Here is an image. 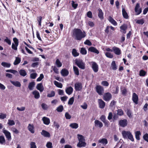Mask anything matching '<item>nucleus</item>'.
Instances as JSON below:
<instances>
[{
    "label": "nucleus",
    "mask_w": 148,
    "mask_h": 148,
    "mask_svg": "<svg viewBox=\"0 0 148 148\" xmlns=\"http://www.w3.org/2000/svg\"><path fill=\"white\" fill-rule=\"evenodd\" d=\"M86 36V32L84 31L82 32L80 29L75 28L73 31V36L76 40L81 41Z\"/></svg>",
    "instance_id": "1"
},
{
    "label": "nucleus",
    "mask_w": 148,
    "mask_h": 148,
    "mask_svg": "<svg viewBox=\"0 0 148 148\" xmlns=\"http://www.w3.org/2000/svg\"><path fill=\"white\" fill-rule=\"evenodd\" d=\"M75 64L80 68L84 69L85 68V64L83 60L80 59H76L75 60Z\"/></svg>",
    "instance_id": "2"
},
{
    "label": "nucleus",
    "mask_w": 148,
    "mask_h": 148,
    "mask_svg": "<svg viewBox=\"0 0 148 148\" xmlns=\"http://www.w3.org/2000/svg\"><path fill=\"white\" fill-rule=\"evenodd\" d=\"M122 134L124 138H128L132 141H134V139L131 133L129 131H123L122 132Z\"/></svg>",
    "instance_id": "3"
},
{
    "label": "nucleus",
    "mask_w": 148,
    "mask_h": 148,
    "mask_svg": "<svg viewBox=\"0 0 148 148\" xmlns=\"http://www.w3.org/2000/svg\"><path fill=\"white\" fill-rule=\"evenodd\" d=\"M95 89L96 92L100 95H103L104 93L103 88L99 85H97L95 87Z\"/></svg>",
    "instance_id": "4"
},
{
    "label": "nucleus",
    "mask_w": 148,
    "mask_h": 148,
    "mask_svg": "<svg viewBox=\"0 0 148 148\" xmlns=\"http://www.w3.org/2000/svg\"><path fill=\"white\" fill-rule=\"evenodd\" d=\"M112 98V94L109 92H107L104 94L103 99L106 101H108L110 100Z\"/></svg>",
    "instance_id": "5"
},
{
    "label": "nucleus",
    "mask_w": 148,
    "mask_h": 148,
    "mask_svg": "<svg viewBox=\"0 0 148 148\" xmlns=\"http://www.w3.org/2000/svg\"><path fill=\"white\" fill-rule=\"evenodd\" d=\"M140 7L139 3H136L134 9L136 15H138L140 14L142 12V9L141 8H140Z\"/></svg>",
    "instance_id": "6"
},
{
    "label": "nucleus",
    "mask_w": 148,
    "mask_h": 148,
    "mask_svg": "<svg viewBox=\"0 0 148 148\" xmlns=\"http://www.w3.org/2000/svg\"><path fill=\"white\" fill-rule=\"evenodd\" d=\"M3 132L5 135L7 140L9 141L11 140L12 137L10 133L7 130H5L4 128L3 130Z\"/></svg>",
    "instance_id": "7"
},
{
    "label": "nucleus",
    "mask_w": 148,
    "mask_h": 148,
    "mask_svg": "<svg viewBox=\"0 0 148 148\" xmlns=\"http://www.w3.org/2000/svg\"><path fill=\"white\" fill-rule=\"evenodd\" d=\"M92 65L91 66L92 68L95 73H97L99 70L98 65L97 63L94 62H92Z\"/></svg>",
    "instance_id": "8"
},
{
    "label": "nucleus",
    "mask_w": 148,
    "mask_h": 148,
    "mask_svg": "<svg viewBox=\"0 0 148 148\" xmlns=\"http://www.w3.org/2000/svg\"><path fill=\"white\" fill-rule=\"evenodd\" d=\"M128 122L126 119L120 120L119 122V125L121 127H125L127 126Z\"/></svg>",
    "instance_id": "9"
},
{
    "label": "nucleus",
    "mask_w": 148,
    "mask_h": 148,
    "mask_svg": "<svg viewBox=\"0 0 148 148\" xmlns=\"http://www.w3.org/2000/svg\"><path fill=\"white\" fill-rule=\"evenodd\" d=\"M132 100L136 104L138 103L139 100L138 95L135 92L133 93L132 96Z\"/></svg>",
    "instance_id": "10"
},
{
    "label": "nucleus",
    "mask_w": 148,
    "mask_h": 148,
    "mask_svg": "<svg viewBox=\"0 0 148 148\" xmlns=\"http://www.w3.org/2000/svg\"><path fill=\"white\" fill-rule=\"evenodd\" d=\"M113 51L116 55H120L121 53V51L120 49L116 47H112Z\"/></svg>",
    "instance_id": "11"
},
{
    "label": "nucleus",
    "mask_w": 148,
    "mask_h": 148,
    "mask_svg": "<svg viewBox=\"0 0 148 148\" xmlns=\"http://www.w3.org/2000/svg\"><path fill=\"white\" fill-rule=\"evenodd\" d=\"M98 102L99 108L101 109H103L105 106V103L101 99H99Z\"/></svg>",
    "instance_id": "12"
},
{
    "label": "nucleus",
    "mask_w": 148,
    "mask_h": 148,
    "mask_svg": "<svg viewBox=\"0 0 148 148\" xmlns=\"http://www.w3.org/2000/svg\"><path fill=\"white\" fill-rule=\"evenodd\" d=\"M75 88L76 90H80L82 88V84L80 82H77L75 84Z\"/></svg>",
    "instance_id": "13"
},
{
    "label": "nucleus",
    "mask_w": 148,
    "mask_h": 148,
    "mask_svg": "<svg viewBox=\"0 0 148 148\" xmlns=\"http://www.w3.org/2000/svg\"><path fill=\"white\" fill-rule=\"evenodd\" d=\"M121 92L122 94L124 96H126L127 92V88L124 86H121L120 88Z\"/></svg>",
    "instance_id": "14"
},
{
    "label": "nucleus",
    "mask_w": 148,
    "mask_h": 148,
    "mask_svg": "<svg viewBox=\"0 0 148 148\" xmlns=\"http://www.w3.org/2000/svg\"><path fill=\"white\" fill-rule=\"evenodd\" d=\"M127 25L125 24H124L120 26V31L121 32H122L124 34H125L126 32V30L127 29Z\"/></svg>",
    "instance_id": "15"
},
{
    "label": "nucleus",
    "mask_w": 148,
    "mask_h": 148,
    "mask_svg": "<svg viewBox=\"0 0 148 148\" xmlns=\"http://www.w3.org/2000/svg\"><path fill=\"white\" fill-rule=\"evenodd\" d=\"M95 125L96 127L101 128L103 126V124L101 122L98 120H96L95 121Z\"/></svg>",
    "instance_id": "16"
},
{
    "label": "nucleus",
    "mask_w": 148,
    "mask_h": 148,
    "mask_svg": "<svg viewBox=\"0 0 148 148\" xmlns=\"http://www.w3.org/2000/svg\"><path fill=\"white\" fill-rule=\"evenodd\" d=\"M61 73L62 76L66 77L69 75V71L67 69H63L61 70Z\"/></svg>",
    "instance_id": "17"
},
{
    "label": "nucleus",
    "mask_w": 148,
    "mask_h": 148,
    "mask_svg": "<svg viewBox=\"0 0 148 148\" xmlns=\"http://www.w3.org/2000/svg\"><path fill=\"white\" fill-rule=\"evenodd\" d=\"M122 15L124 18L125 19H128L129 18L128 15L124 8H123L122 9Z\"/></svg>",
    "instance_id": "18"
},
{
    "label": "nucleus",
    "mask_w": 148,
    "mask_h": 148,
    "mask_svg": "<svg viewBox=\"0 0 148 148\" xmlns=\"http://www.w3.org/2000/svg\"><path fill=\"white\" fill-rule=\"evenodd\" d=\"M88 51H89L92 52L97 54H99V51L95 47H89L88 49Z\"/></svg>",
    "instance_id": "19"
},
{
    "label": "nucleus",
    "mask_w": 148,
    "mask_h": 148,
    "mask_svg": "<svg viewBox=\"0 0 148 148\" xmlns=\"http://www.w3.org/2000/svg\"><path fill=\"white\" fill-rule=\"evenodd\" d=\"M66 93L69 95H71L73 91V88L71 86L66 88L65 90Z\"/></svg>",
    "instance_id": "20"
},
{
    "label": "nucleus",
    "mask_w": 148,
    "mask_h": 148,
    "mask_svg": "<svg viewBox=\"0 0 148 148\" xmlns=\"http://www.w3.org/2000/svg\"><path fill=\"white\" fill-rule=\"evenodd\" d=\"M42 120L43 123L46 125H48L50 123V119L47 117H43L42 118Z\"/></svg>",
    "instance_id": "21"
},
{
    "label": "nucleus",
    "mask_w": 148,
    "mask_h": 148,
    "mask_svg": "<svg viewBox=\"0 0 148 148\" xmlns=\"http://www.w3.org/2000/svg\"><path fill=\"white\" fill-rule=\"evenodd\" d=\"M36 88L40 92H42L44 90V87L42 83L38 84L36 86Z\"/></svg>",
    "instance_id": "22"
},
{
    "label": "nucleus",
    "mask_w": 148,
    "mask_h": 148,
    "mask_svg": "<svg viewBox=\"0 0 148 148\" xmlns=\"http://www.w3.org/2000/svg\"><path fill=\"white\" fill-rule=\"evenodd\" d=\"M99 12L98 14L99 17L101 20L103 19V14L102 12V10L100 8H99L98 10Z\"/></svg>",
    "instance_id": "23"
},
{
    "label": "nucleus",
    "mask_w": 148,
    "mask_h": 148,
    "mask_svg": "<svg viewBox=\"0 0 148 148\" xmlns=\"http://www.w3.org/2000/svg\"><path fill=\"white\" fill-rule=\"evenodd\" d=\"M32 94L34 95V98L36 99H38L40 97L39 92L36 90L33 91L32 92Z\"/></svg>",
    "instance_id": "24"
},
{
    "label": "nucleus",
    "mask_w": 148,
    "mask_h": 148,
    "mask_svg": "<svg viewBox=\"0 0 148 148\" xmlns=\"http://www.w3.org/2000/svg\"><path fill=\"white\" fill-rule=\"evenodd\" d=\"M108 19L109 21L114 25L116 26L117 25L116 21L111 16H109Z\"/></svg>",
    "instance_id": "25"
},
{
    "label": "nucleus",
    "mask_w": 148,
    "mask_h": 148,
    "mask_svg": "<svg viewBox=\"0 0 148 148\" xmlns=\"http://www.w3.org/2000/svg\"><path fill=\"white\" fill-rule=\"evenodd\" d=\"M86 145V143L85 142V141L79 142L77 145V146L79 148L82 147H85Z\"/></svg>",
    "instance_id": "26"
},
{
    "label": "nucleus",
    "mask_w": 148,
    "mask_h": 148,
    "mask_svg": "<svg viewBox=\"0 0 148 148\" xmlns=\"http://www.w3.org/2000/svg\"><path fill=\"white\" fill-rule=\"evenodd\" d=\"M41 134L45 137H49L50 136V134L48 132L43 130L41 132Z\"/></svg>",
    "instance_id": "27"
},
{
    "label": "nucleus",
    "mask_w": 148,
    "mask_h": 148,
    "mask_svg": "<svg viewBox=\"0 0 148 148\" xmlns=\"http://www.w3.org/2000/svg\"><path fill=\"white\" fill-rule=\"evenodd\" d=\"M29 130L32 133H34V128L33 125L29 124L27 127Z\"/></svg>",
    "instance_id": "28"
},
{
    "label": "nucleus",
    "mask_w": 148,
    "mask_h": 148,
    "mask_svg": "<svg viewBox=\"0 0 148 148\" xmlns=\"http://www.w3.org/2000/svg\"><path fill=\"white\" fill-rule=\"evenodd\" d=\"M73 56L74 57H76L78 56L79 53L77 52V50L75 49H73L72 52Z\"/></svg>",
    "instance_id": "29"
},
{
    "label": "nucleus",
    "mask_w": 148,
    "mask_h": 148,
    "mask_svg": "<svg viewBox=\"0 0 148 148\" xmlns=\"http://www.w3.org/2000/svg\"><path fill=\"white\" fill-rule=\"evenodd\" d=\"M21 62V58L18 57H16L15 60L13 64L14 65H16L18 64Z\"/></svg>",
    "instance_id": "30"
},
{
    "label": "nucleus",
    "mask_w": 148,
    "mask_h": 148,
    "mask_svg": "<svg viewBox=\"0 0 148 148\" xmlns=\"http://www.w3.org/2000/svg\"><path fill=\"white\" fill-rule=\"evenodd\" d=\"M111 67L113 70H115L117 69V66L116 65L115 61H112L111 64Z\"/></svg>",
    "instance_id": "31"
},
{
    "label": "nucleus",
    "mask_w": 148,
    "mask_h": 148,
    "mask_svg": "<svg viewBox=\"0 0 148 148\" xmlns=\"http://www.w3.org/2000/svg\"><path fill=\"white\" fill-rule=\"evenodd\" d=\"M35 83L34 82H32L29 83L28 87L30 90H32L33 89V87L34 86Z\"/></svg>",
    "instance_id": "32"
},
{
    "label": "nucleus",
    "mask_w": 148,
    "mask_h": 148,
    "mask_svg": "<svg viewBox=\"0 0 148 148\" xmlns=\"http://www.w3.org/2000/svg\"><path fill=\"white\" fill-rule=\"evenodd\" d=\"M99 142L103 144L106 145L108 143V142L106 138H103L99 140Z\"/></svg>",
    "instance_id": "33"
},
{
    "label": "nucleus",
    "mask_w": 148,
    "mask_h": 148,
    "mask_svg": "<svg viewBox=\"0 0 148 148\" xmlns=\"http://www.w3.org/2000/svg\"><path fill=\"white\" fill-rule=\"evenodd\" d=\"M69 126L72 128L76 129L78 128V125L76 123H73L70 124Z\"/></svg>",
    "instance_id": "34"
},
{
    "label": "nucleus",
    "mask_w": 148,
    "mask_h": 148,
    "mask_svg": "<svg viewBox=\"0 0 148 148\" xmlns=\"http://www.w3.org/2000/svg\"><path fill=\"white\" fill-rule=\"evenodd\" d=\"M73 69L75 74L77 76L79 75V72L78 68L76 66H73Z\"/></svg>",
    "instance_id": "35"
},
{
    "label": "nucleus",
    "mask_w": 148,
    "mask_h": 148,
    "mask_svg": "<svg viewBox=\"0 0 148 148\" xmlns=\"http://www.w3.org/2000/svg\"><path fill=\"white\" fill-rule=\"evenodd\" d=\"M77 136L79 142L85 141L84 137L82 135L80 134H78Z\"/></svg>",
    "instance_id": "36"
},
{
    "label": "nucleus",
    "mask_w": 148,
    "mask_h": 148,
    "mask_svg": "<svg viewBox=\"0 0 148 148\" xmlns=\"http://www.w3.org/2000/svg\"><path fill=\"white\" fill-rule=\"evenodd\" d=\"M55 64L58 67H61L62 65V63L60 62L58 59H57L56 60Z\"/></svg>",
    "instance_id": "37"
},
{
    "label": "nucleus",
    "mask_w": 148,
    "mask_h": 148,
    "mask_svg": "<svg viewBox=\"0 0 148 148\" xmlns=\"http://www.w3.org/2000/svg\"><path fill=\"white\" fill-rule=\"evenodd\" d=\"M54 84L58 87L60 88H62V85L61 83L55 81H54Z\"/></svg>",
    "instance_id": "38"
},
{
    "label": "nucleus",
    "mask_w": 148,
    "mask_h": 148,
    "mask_svg": "<svg viewBox=\"0 0 148 148\" xmlns=\"http://www.w3.org/2000/svg\"><path fill=\"white\" fill-rule=\"evenodd\" d=\"M19 74L21 75L25 76L27 75V73L26 71L23 69H21L19 71Z\"/></svg>",
    "instance_id": "39"
},
{
    "label": "nucleus",
    "mask_w": 148,
    "mask_h": 148,
    "mask_svg": "<svg viewBox=\"0 0 148 148\" xmlns=\"http://www.w3.org/2000/svg\"><path fill=\"white\" fill-rule=\"evenodd\" d=\"M146 72L143 69L139 71V75L140 76L144 77L145 76Z\"/></svg>",
    "instance_id": "40"
},
{
    "label": "nucleus",
    "mask_w": 148,
    "mask_h": 148,
    "mask_svg": "<svg viewBox=\"0 0 148 148\" xmlns=\"http://www.w3.org/2000/svg\"><path fill=\"white\" fill-rule=\"evenodd\" d=\"M80 53L82 55H86L87 53V51L85 48L82 47L81 48Z\"/></svg>",
    "instance_id": "41"
},
{
    "label": "nucleus",
    "mask_w": 148,
    "mask_h": 148,
    "mask_svg": "<svg viewBox=\"0 0 148 148\" xmlns=\"http://www.w3.org/2000/svg\"><path fill=\"white\" fill-rule=\"evenodd\" d=\"M141 135V133L140 131H137L135 132V137L136 140H139L140 139V135Z\"/></svg>",
    "instance_id": "42"
},
{
    "label": "nucleus",
    "mask_w": 148,
    "mask_h": 148,
    "mask_svg": "<svg viewBox=\"0 0 148 148\" xmlns=\"http://www.w3.org/2000/svg\"><path fill=\"white\" fill-rule=\"evenodd\" d=\"M11 82L13 85L16 87H20L21 86V84L20 83L18 82L12 81Z\"/></svg>",
    "instance_id": "43"
},
{
    "label": "nucleus",
    "mask_w": 148,
    "mask_h": 148,
    "mask_svg": "<svg viewBox=\"0 0 148 148\" xmlns=\"http://www.w3.org/2000/svg\"><path fill=\"white\" fill-rule=\"evenodd\" d=\"M64 110L63 106L62 105H60L58 107L56 110L57 111L59 112H62L63 110Z\"/></svg>",
    "instance_id": "44"
},
{
    "label": "nucleus",
    "mask_w": 148,
    "mask_h": 148,
    "mask_svg": "<svg viewBox=\"0 0 148 148\" xmlns=\"http://www.w3.org/2000/svg\"><path fill=\"white\" fill-rule=\"evenodd\" d=\"M1 65L4 67H10L11 66L10 63H8L5 62H2L1 63Z\"/></svg>",
    "instance_id": "45"
},
{
    "label": "nucleus",
    "mask_w": 148,
    "mask_h": 148,
    "mask_svg": "<svg viewBox=\"0 0 148 148\" xmlns=\"http://www.w3.org/2000/svg\"><path fill=\"white\" fill-rule=\"evenodd\" d=\"M55 93L54 91L52 90L51 91L50 93L47 94V97H53L55 96Z\"/></svg>",
    "instance_id": "46"
},
{
    "label": "nucleus",
    "mask_w": 148,
    "mask_h": 148,
    "mask_svg": "<svg viewBox=\"0 0 148 148\" xmlns=\"http://www.w3.org/2000/svg\"><path fill=\"white\" fill-rule=\"evenodd\" d=\"M127 114L129 118H131L132 117V113L130 110L128 109H127Z\"/></svg>",
    "instance_id": "47"
},
{
    "label": "nucleus",
    "mask_w": 148,
    "mask_h": 148,
    "mask_svg": "<svg viewBox=\"0 0 148 148\" xmlns=\"http://www.w3.org/2000/svg\"><path fill=\"white\" fill-rule=\"evenodd\" d=\"M5 142V140L4 136L3 135L0 136V143L3 144Z\"/></svg>",
    "instance_id": "48"
},
{
    "label": "nucleus",
    "mask_w": 148,
    "mask_h": 148,
    "mask_svg": "<svg viewBox=\"0 0 148 148\" xmlns=\"http://www.w3.org/2000/svg\"><path fill=\"white\" fill-rule=\"evenodd\" d=\"M74 98L73 97H72L71 98L69 99L68 102V104L69 105H72L74 102Z\"/></svg>",
    "instance_id": "49"
},
{
    "label": "nucleus",
    "mask_w": 148,
    "mask_h": 148,
    "mask_svg": "<svg viewBox=\"0 0 148 148\" xmlns=\"http://www.w3.org/2000/svg\"><path fill=\"white\" fill-rule=\"evenodd\" d=\"M106 56L109 58H112L113 57V55L110 53L107 52L105 53Z\"/></svg>",
    "instance_id": "50"
},
{
    "label": "nucleus",
    "mask_w": 148,
    "mask_h": 148,
    "mask_svg": "<svg viewBox=\"0 0 148 148\" xmlns=\"http://www.w3.org/2000/svg\"><path fill=\"white\" fill-rule=\"evenodd\" d=\"M117 114L118 115L121 116L123 115V112L121 109H118L117 110Z\"/></svg>",
    "instance_id": "51"
},
{
    "label": "nucleus",
    "mask_w": 148,
    "mask_h": 148,
    "mask_svg": "<svg viewBox=\"0 0 148 148\" xmlns=\"http://www.w3.org/2000/svg\"><path fill=\"white\" fill-rule=\"evenodd\" d=\"M15 124V123L14 121L13 120H11L10 119H9L8 120V124L10 126H12L14 125Z\"/></svg>",
    "instance_id": "52"
},
{
    "label": "nucleus",
    "mask_w": 148,
    "mask_h": 148,
    "mask_svg": "<svg viewBox=\"0 0 148 148\" xmlns=\"http://www.w3.org/2000/svg\"><path fill=\"white\" fill-rule=\"evenodd\" d=\"M144 22L145 21L143 19L138 20L136 21L137 23L140 25H143Z\"/></svg>",
    "instance_id": "53"
},
{
    "label": "nucleus",
    "mask_w": 148,
    "mask_h": 148,
    "mask_svg": "<svg viewBox=\"0 0 148 148\" xmlns=\"http://www.w3.org/2000/svg\"><path fill=\"white\" fill-rule=\"evenodd\" d=\"M71 5L72 7L74 8V9H76L77 7L78 4L77 3H75V1H71Z\"/></svg>",
    "instance_id": "54"
},
{
    "label": "nucleus",
    "mask_w": 148,
    "mask_h": 148,
    "mask_svg": "<svg viewBox=\"0 0 148 148\" xmlns=\"http://www.w3.org/2000/svg\"><path fill=\"white\" fill-rule=\"evenodd\" d=\"M4 41L7 43L9 45H10L11 44V40L9 39L8 37H5V39L4 40Z\"/></svg>",
    "instance_id": "55"
},
{
    "label": "nucleus",
    "mask_w": 148,
    "mask_h": 148,
    "mask_svg": "<svg viewBox=\"0 0 148 148\" xmlns=\"http://www.w3.org/2000/svg\"><path fill=\"white\" fill-rule=\"evenodd\" d=\"M42 18V17L40 16L38 17V18L37 19V21L38 23V25L40 26H41V21Z\"/></svg>",
    "instance_id": "56"
},
{
    "label": "nucleus",
    "mask_w": 148,
    "mask_h": 148,
    "mask_svg": "<svg viewBox=\"0 0 148 148\" xmlns=\"http://www.w3.org/2000/svg\"><path fill=\"white\" fill-rule=\"evenodd\" d=\"M37 75V74L36 73H33L30 74V77L32 79H35L36 78Z\"/></svg>",
    "instance_id": "57"
},
{
    "label": "nucleus",
    "mask_w": 148,
    "mask_h": 148,
    "mask_svg": "<svg viewBox=\"0 0 148 148\" xmlns=\"http://www.w3.org/2000/svg\"><path fill=\"white\" fill-rule=\"evenodd\" d=\"M65 116L66 118L67 119H69L71 118V116L67 112L65 113Z\"/></svg>",
    "instance_id": "58"
},
{
    "label": "nucleus",
    "mask_w": 148,
    "mask_h": 148,
    "mask_svg": "<svg viewBox=\"0 0 148 148\" xmlns=\"http://www.w3.org/2000/svg\"><path fill=\"white\" fill-rule=\"evenodd\" d=\"M84 44L86 45H87L89 46L91 45L92 44L90 41L87 39L84 42Z\"/></svg>",
    "instance_id": "59"
},
{
    "label": "nucleus",
    "mask_w": 148,
    "mask_h": 148,
    "mask_svg": "<svg viewBox=\"0 0 148 148\" xmlns=\"http://www.w3.org/2000/svg\"><path fill=\"white\" fill-rule=\"evenodd\" d=\"M13 40L14 43V44L18 45L19 40H18L15 37L13 38Z\"/></svg>",
    "instance_id": "60"
},
{
    "label": "nucleus",
    "mask_w": 148,
    "mask_h": 148,
    "mask_svg": "<svg viewBox=\"0 0 148 148\" xmlns=\"http://www.w3.org/2000/svg\"><path fill=\"white\" fill-rule=\"evenodd\" d=\"M18 45H15V44H14L13 43H12V48L13 49L15 50H17V47Z\"/></svg>",
    "instance_id": "61"
},
{
    "label": "nucleus",
    "mask_w": 148,
    "mask_h": 148,
    "mask_svg": "<svg viewBox=\"0 0 148 148\" xmlns=\"http://www.w3.org/2000/svg\"><path fill=\"white\" fill-rule=\"evenodd\" d=\"M30 145L31 148H36V146L34 142H31Z\"/></svg>",
    "instance_id": "62"
},
{
    "label": "nucleus",
    "mask_w": 148,
    "mask_h": 148,
    "mask_svg": "<svg viewBox=\"0 0 148 148\" xmlns=\"http://www.w3.org/2000/svg\"><path fill=\"white\" fill-rule=\"evenodd\" d=\"M52 143L50 142H48L46 144V147L48 148H52Z\"/></svg>",
    "instance_id": "63"
},
{
    "label": "nucleus",
    "mask_w": 148,
    "mask_h": 148,
    "mask_svg": "<svg viewBox=\"0 0 148 148\" xmlns=\"http://www.w3.org/2000/svg\"><path fill=\"white\" fill-rule=\"evenodd\" d=\"M143 138L145 141L148 142V134H145L143 136Z\"/></svg>",
    "instance_id": "64"
}]
</instances>
